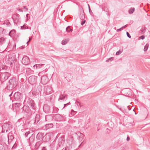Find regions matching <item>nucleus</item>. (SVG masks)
Wrapping results in <instances>:
<instances>
[{
  "label": "nucleus",
  "instance_id": "1",
  "mask_svg": "<svg viewBox=\"0 0 150 150\" xmlns=\"http://www.w3.org/2000/svg\"><path fill=\"white\" fill-rule=\"evenodd\" d=\"M18 83L16 79L14 78H12L10 80L7 84V88L9 89H12L15 88Z\"/></svg>",
  "mask_w": 150,
  "mask_h": 150
},
{
  "label": "nucleus",
  "instance_id": "2",
  "mask_svg": "<svg viewBox=\"0 0 150 150\" xmlns=\"http://www.w3.org/2000/svg\"><path fill=\"white\" fill-rule=\"evenodd\" d=\"M24 102L27 103L29 107L35 110L36 106L35 103L33 100L28 97H26L25 100Z\"/></svg>",
  "mask_w": 150,
  "mask_h": 150
},
{
  "label": "nucleus",
  "instance_id": "3",
  "mask_svg": "<svg viewBox=\"0 0 150 150\" xmlns=\"http://www.w3.org/2000/svg\"><path fill=\"white\" fill-rule=\"evenodd\" d=\"M12 128V125L9 123H5L2 127L3 132H7Z\"/></svg>",
  "mask_w": 150,
  "mask_h": 150
},
{
  "label": "nucleus",
  "instance_id": "4",
  "mask_svg": "<svg viewBox=\"0 0 150 150\" xmlns=\"http://www.w3.org/2000/svg\"><path fill=\"white\" fill-rule=\"evenodd\" d=\"M14 98L15 100L17 101H20L22 98L21 93L19 92H16L14 94Z\"/></svg>",
  "mask_w": 150,
  "mask_h": 150
},
{
  "label": "nucleus",
  "instance_id": "5",
  "mask_svg": "<svg viewBox=\"0 0 150 150\" xmlns=\"http://www.w3.org/2000/svg\"><path fill=\"white\" fill-rule=\"evenodd\" d=\"M22 62L25 65L28 64L30 63L29 57L27 56L24 57L22 60Z\"/></svg>",
  "mask_w": 150,
  "mask_h": 150
},
{
  "label": "nucleus",
  "instance_id": "6",
  "mask_svg": "<svg viewBox=\"0 0 150 150\" xmlns=\"http://www.w3.org/2000/svg\"><path fill=\"white\" fill-rule=\"evenodd\" d=\"M48 79L46 76H42L41 78V83L43 85L46 84L48 82Z\"/></svg>",
  "mask_w": 150,
  "mask_h": 150
},
{
  "label": "nucleus",
  "instance_id": "7",
  "mask_svg": "<svg viewBox=\"0 0 150 150\" xmlns=\"http://www.w3.org/2000/svg\"><path fill=\"white\" fill-rule=\"evenodd\" d=\"M12 18L14 23L16 24L20 22V19L19 17L16 15H14L13 16Z\"/></svg>",
  "mask_w": 150,
  "mask_h": 150
},
{
  "label": "nucleus",
  "instance_id": "8",
  "mask_svg": "<svg viewBox=\"0 0 150 150\" xmlns=\"http://www.w3.org/2000/svg\"><path fill=\"white\" fill-rule=\"evenodd\" d=\"M54 117L57 121H61L64 120V117L59 114H55Z\"/></svg>",
  "mask_w": 150,
  "mask_h": 150
},
{
  "label": "nucleus",
  "instance_id": "9",
  "mask_svg": "<svg viewBox=\"0 0 150 150\" xmlns=\"http://www.w3.org/2000/svg\"><path fill=\"white\" fill-rule=\"evenodd\" d=\"M42 142L41 140L37 142L35 146V150H39L41 148V145Z\"/></svg>",
  "mask_w": 150,
  "mask_h": 150
},
{
  "label": "nucleus",
  "instance_id": "10",
  "mask_svg": "<svg viewBox=\"0 0 150 150\" xmlns=\"http://www.w3.org/2000/svg\"><path fill=\"white\" fill-rule=\"evenodd\" d=\"M1 80L3 81L8 79V77L6 73L2 74L0 76Z\"/></svg>",
  "mask_w": 150,
  "mask_h": 150
},
{
  "label": "nucleus",
  "instance_id": "11",
  "mask_svg": "<svg viewBox=\"0 0 150 150\" xmlns=\"http://www.w3.org/2000/svg\"><path fill=\"white\" fill-rule=\"evenodd\" d=\"M50 139V137L49 135L46 134L45 135H44L43 139V141L47 142L49 141Z\"/></svg>",
  "mask_w": 150,
  "mask_h": 150
},
{
  "label": "nucleus",
  "instance_id": "12",
  "mask_svg": "<svg viewBox=\"0 0 150 150\" xmlns=\"http://www.w3.org/2000/svg\"><path fill=\"white\" fill-rule=\"evenodd\" d=\"M44 135V134L43 133L39 132L37 134L36 138L40 140L42 139L43 140Z\"/></svg>",
  "mask_w": 150,
  "mask_h": 150
},
{
  "label": "nucleus",
  "instance_id": "13",
  "mask_svg": "<svg viewBox=\"0 0 150 150\" xmlns=\"http://www.w3.org/2000/svg\"><path fill=\"white\" fill-rule=\"evenodd\" d=\"M15 57L12 55H9L8 59V60L11 63V64H12V62L15 60Z\"/></svg>",
  "mask_w": 150,
  "mask_h": 150
},
{
  "label": "nucleus",
  "instance_id": "14",
  "mask_svg": "<svg viewBox=\"0 0 150 150\" xmlns=\"http://www.w3.org/2000/svg\"><path fill=\"white\" fill-rule=\"evenodd\" d=\"M35 137L33 136L30 137L29 139V142L30 146H31L34 142Z\"/></svg>",
  "mask_w": 150,
  "mask_h": 150
},
{
  "label": "nucleus",
  "instance_id": "15",
  "mask_svg": "<svg viewBox=\"0 0 150 150\" xmlns=\"http://www.w3.org/2000/svg\"><path fill=\"white\" fill-rule=\"evenodd\" d=\"M6 42V39L3 37L0 38V46H2Z\"/></svg>",
  "mask_w": 150,
  "mask_h": 150
},
{
  "label": "nucleus",
  "instance_id": "16",
  "mask_svg": "<svg viewBox=\"0 0 150 150\" xmlns=\"http://www.w3.org/2000/svg\"><path fill=\"white\" fill-rule=\"evenodd\" d=\"M40 119V116L39 114L36 115L35 118V123H38Z\"/></svg>",
  "mask_w": 150,
  "mask_h": 150
},
{
  "label": "nucleus",
  "instance_id": "17",
  "mask_svg": "<svg viewBox=\"0 0 150 150\" xmlns=\"http://www.w3.org/2000/svg\"><path fill=\"white\" fill-rule=\"evenodd\" d=\"M45 129L46 130L49 129L50 128H52L53 127V125L52 124H46L45 125Z\"/></svg>",
  "mask_w": 150,
  "mask_h": 150
},
{
  "label": "nucleus",
  "instance_id": "18",
  "mask_svg": "<svg viewBox=\"0 0 150 150\" xmlns=\"http://www.w3.org/2000/svg\"><path fill=\"white\" fill-rule=\"evenodd\" d=\"M69 40V38L66 39L65 40L62 41V45H65L67 43Z\"/></svg>",
  "mask_w": 150,
  "mask_h": 150
},
{
  "label": "nucleus",
  "instance_id": "19",
  "mask_svg": "<svg viewBox=\"0 0 150 150\" xmlns=\"http://www.w3.org/2000/svg\"><path fill=\"white\" fill-rule=\"evenodd\" d=\"M10 33H11V37H12L16 35V31L14 30H13L10 31Z\"/></svg>",
  "mask_w": 150,
  "mask_h": 150
},
{
  "label": "nucleus",
  "instance_id": "20",
  "mask_svg": "<svg viewBox=\"0 0 150 150\" xmlns=\"http://www.w3.org/2000/svg\"><path fill=\"white\" fill-rule=\"evenodd\" d=\"M140 33L141 34H143L145 33L146 31V29H145V27H142V28L140 30Z\"/></svg>",
  "mask_w": 150,
  "mask_h": 150
},
{
  "label": "nucleus",
  "instance_id": "21",
  "mask_svg": "<svg viewBox=\"0 0 150 150\" xmlns=\"http://www.w3.org/2000/svg\"><path fill=\"white\" fill-rule=\"evenodd\" d=\"M29 80L30 81L31 80V81L33 82H35V78L34 76H31L29 77Z\"/></svg>",
  "mask_w": 150,
  "mask_h": 150
},
{
  "label": "nucleus",
  "instance_id": "22",
  "mask_svg": "<svg viewBox=\"0 0 150 150\" xmlns=\"http://www.w3.org/2000/svg\"><path fill=\"white\" fill-rule=\"evenodd\" d=\"M66 31L67 32L69 33L70 32H72L73 30L70 28L69 26H68L66 28Z\"/></svg>",
  "mask_w": 150,
  "mask_h": 150
},
{
  "label": "nucleus",
  "instance_id": "23",
  "mask_svg": "<svg viewBox=\"0 0 150 150\" xmlns=\"http://www.w3.org/2000/svg\"><path fill=\"white\" fill-rule=\"evenodd\" d=\"M135 8H131L129 11V14L132 13L134 11Z\"/></svg>",
  "mask_w": 150,
  "mask_h": 150
},
{
  "label": "nucleus",
  "instance_id": "24",
  "mask_svg": "<svg viewBox=\"0 0 150 150\" xmlns=\"http://www.w3.org/2000/svg\"><path fill=\"white\" fill-rule=\"evenodd\" d=\"M84 13V11L83 10V12L81 14H80V18L82 20H83V19L85 18V16L84 14H83Z\"/></svg>",
  "mask_w": 150,
  "mask_h": 150
},
{
  "label": "nucleus",
  "instance_id": "25",
  "mask_svg": "<svg viewBox=\"0 0 150 150\" xmlns=\"http://www.w3.org/2000/svg\"><path fill=\"white\" fill-rule=\"evenodd\" d=\"M65 98V96L63 94L59 96V100H64Z\"/></svg>",
  "mask_w": 150,
  "mask_h": 150
},
{
  "label": "nucleus",
  "instance_id": "26",
  "mask_svg": "<svg viewBox=\"0 0 150 150\" xmlns=\"http://www.w3.org/2000/svg\"><path fill=\"white\" fill-rule=\"evenodd\" d=\"M13 137L12 136H10L9 135H8V141H10V142L13 139Z\"/></svg>",
  "mask_w": 150,
  "mask_h": 150
},
{
  "label": "nucleus",
  "instance_id": "27",
  "mask_svg": "<svg viewBox=\"0 0 150 150\" xmlns=\"http://www.w3.org/2000/svg\"><path fill=\"white\" fill-rule=\"evenodd\" d=\"M149 45L148 44H146V45L144 49V51H146L147 50L149 47Z\"/></svg>",
  "mask_w": 150,
  "mask_h": 150
},
{
  "label": "nucleus",
  "instance_id": "28",
  "mask_svg": "<svg viewBox=\"0 0 150 150\" xmlns=\"http://www.w3.org/2000/svg\"><path fill=\"white\" fill-rule=\"evenodd\" d=\"M123 50L122 49H120L116 53V55H118L121 54L123 52Z\"/></svg>",
  "mask_w": 150,
  "mask_h": 150
},
{
  "label": "nucleus",
  "instance_id": "29",
  "mask_svg": "<svg viewBox=\"0 0 150 150\" xmlns=\"http://www.w3.org/2000/svg\"><path fill=\"white\" fill-rule=\"evenodd\" d=\"M45 64H37L36 65V69L38 68H41V67L42 66V65H44Z\"/></svg>",
  "mask_w": 150,
  "mask_h": 150
},
{
  "label": "nucleus",
  "instance_id": "30",
  "mask_svg": "<svg viewBox=\"0 0 150 150\" xmlns=\"http://www.w3.org/2000/svg\"><path fill=\"white\" fill-rule=\"evenodd\" d=\"M0 150H5L4 146L1 144H0Z\"/></svg>",
  "mask_w": 150,
  "mask_h": 150
},
{
  "label": "nucleus",
  "instance_id": "31",
  "mask_svg": "<svg viewBox=\"0 0 150 150\" xmlns=\"http://www.w3.org/2000/svg\"><path fill=\"white\" fill-rule=\"evenodd\" d=\"M126 34H127V36L129 38H131V36L128 32H127Z\"/></svg>",
  "mask_w": 150,
  "mask_h": 150
},
{
  "label": "nucleus",
  "instance_id": "32",
  "mask_svg": "<svg viewBox=\"0 0 150 150\" xmlns=\"http://www.w3.org/2000/svg\"><path fill=\"white\" fill-rule=\"evenodd\" d=\"M16 106L19 107L21 105V103H15Z\"/></svg>",
  "mask_w": 150,
  "mask_h": 150
},
{
  "label": "nucleus",
  "instance_id": "33",
  "mask_svg": "<svg viewBox=\"0 0 150 150\" xmlns=\"http://www.w3.org/2000/svg\"><path fill=\"white\" fill-rule=\"evenodd\" d=\"M122 30H123V29H122V28L121 27V28L117 30L116 31H117V32H119L120 31H121Z\"/></svg>",
  "mask_w": 150,
  "mask_h": 150
},
{
  "label": "nucleus",
  "instance_id": "34",
  "mask_svg": "<svg viewBox=\"0 0 150 150\" xmlns=\"http://www.w3.org/2000/svg\"><path fill=\"white\" fill-rule=\"evenodd\" d=\"M29 133H30V132L29 131L25 133V135L26 137H27Z\"/></svg>",
  "mask_w": 150,
  "mask_h": 150
},
{
  "label": "nucleus",
  "instance_id": "35",
  "mask_svg": "<svg viewBox=\"0 0 150 150\" xmlns=\"http://www.w3.org/2000/svg\"><path fill=\"white\" fill-rule=\"evenodd\" d=\"M144 35H142L141 36H140L139 37V38L140 39H141L142 40H143L144 39Z\"/></svg>",
  "mask_w": 150,
  "mask_h": 150
},
{
  "label": "nucleus",
  "instance_id": "36",
  "mask_svg": "<svg viewBox=\"0 0 150 150\" xmlns=\"http://www.w3.org/2000/svg\"><path fill=\"white\" fill-rule=\"evenodd\" d=\"M86 22V20H84L83 21H82L81 22V25H83Z\"/></svg>",
  "mask_w": 150,
  "mask_h": 150
},
{
  "label": "nucleus",
  "instance_id": "37",
  "mask_svg": "<svg viewBox=\"0 0 150 150\" xmlns=\"http://www.w3.org/2000/svg\"><path fill=\"white\" fill-rule=\"evenodd\" d=\"M69 104H70V103L69 102V103H67L66 104H64V107H63V108H64L66 105H68Z\"/></svg>",
  "mask_w": 150,
  "mask_h": 150
},
{
  "label": "nucleus",
  "instance_id": "38",
  "mask_svg": "<svg viewBox=\"0 0 150 150\" xmlns=\"http://www.w3.org/2000/svg\"><path fill=\"white\" fill-rule=\"evenodd\" d=\"M21 28L22 29H25L26 28L25 27L24 25H23V26H22L21 27Z\"/></svg>",
  "mask_w": 150,
  "mask_h": 150
},
{
  "label": "nucleus",
  "instance_id": "39",
  "mask_svg": "<svg viewBox=\"0 0 150 150\" xmlns=\"http://www.w3.org/2000/svg\"><path fill=\"white\" fill-rule=\"evenodd\" d=\"M88 9H89V11L90 12V10H91L90 7L89 5L88 4Z\"/></svg>",
  "mask_w": 150,
  "mask_h": 150
},
{
  "label": "nucleus",
  "instance_id": "40",
  "mask_svg": "<svg viewBox=\"0 0 150 150\" xmlns=\"http://www.w3.org/2000/svg\"><path fill=\"white\" fill-rule=\"evenodd\" d=\"M129 140H130L129 137L128 136L127 138V141H129Z\"/></svg>",
  "mask_w": 150,
  "mask_h": 150
},
{
  "label": "nucleus",
  "instance_id": "41",
  "mask_svg": "<svg viewBox=\"0 0 150 150\" xmlns=\"http://www.w3.org/2000/svg\"><path fill=\"white\" fill-rule=\"evenodd\" d=\"M23 7L24 8V9H26V11H28V8H27L26 7V6H23Z\"/></svg>",
  "mask_w": 150,
  "mask_h": 150
},
{
  "label": "nucleus",
  "instance_id": "42",
  "mask_svg": "<svg viewBox=\"0 0 150 150\" xmlns=\"http://www.w3.org/2000/svg\"><path fill=\"white\" fill-rule=\"evenodd\" d=\"M127 27V25H125L124 26L122 27V29H123V28H125Z\"/></svg>",
  "mask_w": 150,
  "mask_h": 150
},
{
  "label": "nucleus",
  "instance_id": "43",
  "mask_svg": "<svg viewBox=\"0 0 150 150\" xmlns=\"http://www.w3.org/2000/svg\"><path fill=\"white\" fill-rule=\"evenodd\" d=\"M64 150H69V148L68 147H66Z\"/></svg>",
  "mask_w": 150,
  "mask_h": 150
},
{
  "label": "nucleus",
  "instance_id": "44",
  "mask_svg": "<svg viewBox=\"0 0 150 150\" xmlns=\"http://www.w3.org/2000/svg\"><path fill=\"white\" fill-rule=\"evenodd\" d=\"M108 60L112 61L113 60V58L112 57L110 58Z\"/></svg>",
  "mask_w": 150,
  "mask_h": 150
},
{
  "label": "nucleus",
  "instance_id": "45",
  "mask_svg": "<svg viewBox=\"0 0 150 150\" xmlns=\"http://www.w3.org/2000/svg\"><path fill=\"white\" fill-rule=\"evenodd\" d=\"M12 93H13V92H12L9 95V97H11L12 95Z\"/></svg>",
  "mask_w": 150,
  "mask_h": 150
},
{
  "label": "nucleus",
  "instance_id": "46",
  "mask_svg": "<svg viewBox=\"0 0 150 150\" xmlns=\"http://www.w3.org/2000/svg\"><path fill=\"white\" fill-rule=\"evenodd\" d=\"M106 15L108 16L109 17H110V16H109V13H106Z\"/></svg>",
  "mask_w": 150,
  "mask_h": 150
},
{
  "label": "nucleus",
  "instance_id": "47",
  "mask_svg": "<svg viewBox=\"0 0 150 150\" xmlns=\"http://www.w3.org/2000/svg\"><path fill=\"white\" fill-rule=\"evenodd\" d=\"M11 33H10V31L8 34V35L9 36H10L11 37Z\"/></svg>",
  "mask_w": 150,
  "mask_h": 150
},
{
  "label": "nucleus",
  "instance_id": "48",
  "mask_svg": "<svg viewBox=\"0 0 150 150\" xmlns=\"http://www.w3.org/2000/svg\"><path fill=\"white\" fill-rule=\"evenodd\" d=\"M31 39H32L31 38H29V40L28 41L29 42L31 40Z\"/></svg>",
  "mask_w": 150,
  "mask_h": 150
},
{
  "label": "nucleus",
  "instance_id": "49",
  "mask_svg": "<svg viewBox=\"0 0 150 150\" xmlns=\"http://www.w3.org/2000/svg\"><path fill=\"white\" fill-rule=\"evenodd\" d=\"M82 143V142L79 145V147H80V146H81V145Z\"/></svg>",
  "mask_w": 150,
  "mask_h": 150
},
{
  "label": "nucleus",
  "instance_id": "50",
  "mask_svg": "<svg viewBox=\"0 0 150 150\" xmlns=\"http://www.w3.org/2000/svg\"><path fill=\"white\" fill-rule=\"evenodd\" d=\"M29 42V41H28V42H27V43H26L27 44V45H28V42Z\"/></svg>",
  "mask_w": 150,
  "mask_h": 150
},
{
  "label": "nucleus",
  "instance_id": "51",
  "mask_svg": "<svg viewBox=\"0 0 150 150\" xmlns=\"http://www.w3.org/2000/svg\"><path fill=\"white\" fill-rule=\"evenodd\" d=\"M47 116H46V117H45V119H46V120L47 119Z\"/></svg>",
  "mask_w": 150,
  "mask_h": 150
},
{
  "label": "nucleus",
  "instance_id": "52",
  "mask_svg": "<svg viewBox=\"0 0 150 150\" xmlns=\"http://www.w3.org/2000/svg\"><path fill=\"white\" fill-rule=\"evenodd\" d=\"M16 46V44H15V45H14L13 46H15V47Z\"/></svg>",
  "mask_w": 150,
  "mask_h": 150
},
{
  "label": "nucleus",
  "instance_id": "53",
  "mask_svg": "<svg viewBox=\"0 0 150 150\" xmlns=\"http://www.w3.org/2000/svg\"><path fill=\"white\" fill-rule=\"evenodd\" d=\"M16 46V44H15V45H14L13 46H15V47Z\"/></svg>",
  "mask_w": 150,
  "mask_h": 150
},
{
  "label": "nucleus",
  "instance_id": "54",
  "mask_svg": "<svg viewBox=\"0 0 150 150\" xmlns=\"http://www.w3.org/2000/svg\"><path fill=\"white\" fill-rule=\"evenodd\" d=\"M10 46V45L9 44L8 45V46Z\"/></svg>",
  "mask_w": 150,
  "mask_h": 150
},
{
  "label": "nucleus",
  "instance_id": "55",
  "mask_svg": "<svg viewBox=\"0 0 150 150\" xmlns=\"http://www.w3.org/2000/svg\"><path fill=\"white\" fill-rule=\"evenodd\" d=\"M129 110H130V108H129Z\"/></svg>",
  "mask_w": 150,
  "mask_h": 150
},
{
  "label": "nucleus",
  "instance_id": "56",
  "mask_svg": "<svg viewBox=\"0 0 150 150\" xmlns=\"http://www.w3.org/2000/svg\"><path fill=\"white\" fill-rule=\"evenodd\" d=\"M27 29H28V27H27Z\"/></svg>",
  "mask_w": 150,
  "mask_h": 150
},
{
  "label": "nucleus",
  "instance_id": "57",
  "mask_svg": "<svg viewBox=\"0 0 150 150\" xmlns=\"http://www.w3.org/2000/svg\"><path fill=\"white\" fill-rule=\"evenodd\" d=\"M28 14H27L26 15V16H28Z\"/></svg>",
  "mask_w": 150,
  "mask_h": 150
},
{
  "label": "nucleus",
  "instance_id": "58",
  "mask_svg": "<svg viewBox=\"0 0 150 150\" xmlns=\"http://www.w3.org/2000/svg\"><path fill=\"white\" fill-rule=\"evenodd\" d=\"M35 65H34V66H33V67H35Z\"/></svg>",
  "mask_w": 150,
  "mask_h": 150
}]
</instances>
